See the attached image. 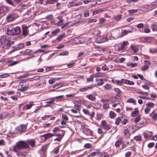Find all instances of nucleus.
I'll return each instance as SVG.
<instances>
[{
	"label": "nucleus",
	"mask_w": 157,
	"mask_h": 157,
	"mask_svg": "<svg viewBox=\"0 0 157 157\" xmlns=\"http://www.w3.org/2000/svg\"><path fill=\"white\" fill-rule=\"evenodd\" d=\"M29 141H19L13 147V150L16 152H18L20 149L23 148H28Z\"/></svg>",
	"instance_id": "nucleus-1"
},
{
	"label": "nucleus",
	"mask_w": 157,
	"mask_h": 157,
	"mask_svg": "<svg viewBox=\"0 0 157 157\" xmlns=\"http://www.w3.org/2000/svg\"><path fill=\"white\" fill-rule=\"evenodd\" d=\"M1 44L5 47L6 48L11 46L13 44L14 42L11 41L7 36H3L0 40Z\"/></svg>",
	"instance_id": "nucleus-2"
},
{
	"label": "nucleus",
	"mask_w": 157,
	"mask_h": 157,
	"mask_svg": "<svg viewBox=\"0 0 157 157\" xmlns=\"http://www.w3.org/2000/svg\"><path fill=\"white\" fill-rule=\"evenodd\" d=\"M8 35H17L21 33V29L19 26H17L13 29L10 28L6 29Z\"/></svg>",
	"instance_id": "nucleus-3"
},
{
	"label": "nucleus",
	"mask_w": 157,
	"mask_h": 157,
	"mask_svg": "<svg viewBox=\"0 0 157 157\" xmlns=\"http://www.w3.org/2000/svg\"><path fill=\"white\" fill-rule=\"evenodd\" d=\"M17 17V15L14 11H13L11 12L6 17V19L8 21L10 22L14 20Z\"/></svg>",
	"instance_id": "nucleus-4"
},
{
	"label": "nucleus",
	"mask_w": 157,
	"mask_h": 157,
	"mask_svg": "<svg viewBox=\"0 0 157 157\" xmlns=\"http://www.w3.org/2000/svg\"><path fill=\"white\" fill-rule=\"evenodd\" d=\"M101 125L103 128L107 130H109L111 127V125L108 124L105 121H102L101 122Z\"/></svg>",
	"instance_id": "nucleus-5"
},
{
	"label": "nucleus",
	"mask_w": 157,
	"mask_h": 157,
	"mask_svg": "<svg viewBox=\"0 0 157 157\" xmlns=\"http://www.w3.org/2000/svg\"><path fill=\"white\" fill-rule=\"evenodd\" d=\"M29 27V25H27L25 24L22 25V34L24 36H26L28 34L29 32L28 27Z\"/></svg>",
	"instance_id": "nucleus-6"
},
{
	"label": "nucleus",
	"mask_w": 157,
	"mask_h": 157,
	"mask_svg": "<svg viewBox=\"0 0 157 157\" xmlns=\"http://www.w3.org/2000/svg\"><path fill=\"white\" fill-rule=\"evenodd\" d=\"M87 127L88 126L86 125L83 126V131L85 134L89 135L91 134L92 132Z\"/></svg>",
	"instance_id": "nucleus-7"
},
{
	"label": "nucleus",
	"mask_w": 157,
	"mask_h": 157,
	"mask_svg": "<svg viewBox=\"0 0 157 157\" xmlns=\"http://www.w3.org/2000/svg\"><path fill=\"white\" fill-rule=\"evenodd\" d=\"M27 126L26 125H21L18 126L16 128L17 130L20 132H24L26 129Z\"/></svg>",
	"instance_id": "nucleus-8"
},
{
	"label": "nucleus",
	"mask_w": 157,
	"mask_h": 157,
	"mask_svg": "<svg viewBox=\"0 0 157 157\" xmlns=\"http://www.w3.org/2000/svg\"><path fill=\"white\" fill-rule=\"evenodd\" d=\"M96 40L98 43H101L105 41L106 39L103 36H98L97 37Z\"/></svg>",
	"instance_id": "nucleus-9"
},
{
	"label": "nucleus",
	"mask_w": 157,
	"mask_h": 157,
	"mask_svg": "<svg viewBox=\"0 0 157 157\" xmlns=\"http://www.w3.org/2000/svg\"><path fill=\"white\" fill-rule=\"evenodd\" d=\"M53 136H54L53 134H51L50 133H48L46 134L42 135L41 136L42 137H44L45 139L44 140H45Z\"/></svg>",
	"instance_id": "nucleus-10"
},
{
	"label": "nucleus",
	"mask_w": 157,
	"mask_h": 157,
	"mask_svg": "<svg viewBox=\"0 0 157 157\" xmlns=\"http://www.w3.org/2000/svg\"><path fill=\"white\" fill-rule=\"evenodd\" d=\"M83 111L85 114L90 116L92 119L94 117V115L95 114L94 112H92L91 113H90L88 110L86 109H83Z\"/></svg>",
	"instance_id": "nucleus-11"
},
{
	"label": "nucleus",
	"mask_w": 157,
	"mask_h": 157,
	"mask_svg": "<svg viewBox=\"0 0 157 157\" xmlns=\"http://www.w3.org/2000/svg\"><path fill=\"white\" fill-rule=\"evenodd\" d=\"M145 64L144 66L141 67V69L142 71H144L145 70L147 69L148 68L149 65L150 64V63L149 61L147 60H145Z\"/></svg>",
	"instance_id": "nucleus-12"
},
{
	"label": "nucleus",
	"mask_w": 157,
	"mask_h": 157,
	"mask_svg": "<svg viewBox=\"0 0 157 157\" xmlns=\"http://www.w3.org/2000/svg\"><path fill=\"white\" fill-rule=\"evenodd\" d=\"M93 86L92 85H89V86H87V87H83L81 88L80 89V91L81 92H84L86 90H87L88 89H92L93 87Z\"/></svg>",
	"instance_id": "nucleus-13"
},
{
	"label": "nucleus",
	"mask_w": 157,
	"mask_h": 157,
	"mask_svg": "<svg viewBox=\"0 0 157 157\" xmlns=\"http://www.w3.org/2000/svg\"><path fill=\"white\" fill-rule=\"evenodd\" d=\"M97 82V85L98 86L101 85L104 83V81L102 79H97L96 80Z\"/></svg>",
	"instance_id": "nucleus-14"
},
{
	"label": "nucleus",
	"mask_w": 157,
	"mask_h": 157,
	"mask_svg": "<svg viewBox=\"0 0 157 157\" xmlns=\"http://www.w3.org/2000/svg\"><path fill=\"white\" fill-rule=\"evenodd\" d=\"M35 143L36 141L34 139L30 140V146L33 148L35 147H36Z\"/></svg>",
	"instance_id": "nucleus-15"
},
{
	"label": "nucleus",
	"mask_w": 157,
	"mask_h": 157,
	"mask_svg": "<svg viewBox=\"0 0 157 157\" xmlns=\"http://www.w3.org/2000/svg\"><path fill=\"white\" fill-rule=\"evenodd\" d=\"M86 98L91 101H94L96 99L95 96L92 94L88 95L86 96Z\"/></svg>",
	"instance_id": "nucleus-16"
},
{
	"label": "nucleus",
	"mask_w": 157,
	"mask_h": 157,
	"mask_svg": "<svg viewBox=\"0 0 157 157\" xmlns=\"http://www.w3.org/2000/svg\"><path fill=\"white\" fill-rule=\"evenodd\" d=\"M123 82H124V83H126L131 85H134V83L133 82L130 81L127 79H124V80H123Z\"/></svg>",
	"instance_id": "nucleus-17"
},
{
	"label": "nucleus",
	"mask_w": 157,
	"mask_h": 157,
	"mask_svg": "<svg viewBox=\"0 0 157 157\" xmlns=\"http://www.w3.org/2000/svg\"><path fill=\"white\" fill-rule=\"evenodd\" d=\"M58 0H47L46 3L48 4H53L58 2Z\"/></svg>",
	"instance_id": "nucleus-18"
},
{
	"label": "nucleus",
	"mask_w": 157,
	"mask_h": 157,
	"mask_svg": "<svg viewBox=\"0 0 157 157\" xmlns=\"http://www.w3.org/2000/svg\"><path fill=\"white\" fill-rule=\"evenodd\" d=\"M124 79H122L121 80H113V81L114 83H116L118 84H124V82H123V80Z\"/></svg>",
	"instance_id": "nucleus-19"
},
{
	"label": "nucleus",
	"mask_w": 157,
	"mask_h": 157,
	"mask_svg": "<svg viewBox=\"0 0 157 157\" xmlns=\"http://www.w3.org/2000/svg\"><path fill=\"white\" fill-rule=\"evenodd\" d=\"M69 54L68 52L67 51H63L61 53L59 54V56H67Z\"/></svg>",
	"instance_id": "nucleus-20"
},
{
	"label": "nucleus",
	"mask_w": 157,
	"mask_h": 157,
	"mask_svg": "<svg viewBox=\"0 0 157 157\" xmlns=\"http://www.w3.org/2000/svg\"><path fill=\"white\" fill-rule=\"evenodd\" d=\"M139 112L137 108H135L134 109V110L131 113V116L132 117H134L135 116L136 114H138Z\"/></svg>",
	"instance_id": "nucleus-21"
},
{
	"label": "nucleus",
	"mask_w": 157,
	"mask_h": 157,
	"mask_svg": "<svg viewBox=\"0 0 157 157\" xmlns=\"http://www.w3.org/2000/svg\"><path fill=\"white\" fill-rule=\"evenodd\" d=\"M55 102V100L51 99L49 101H47L45 102L46 103L48 104L46 106H50V105H48V104H54Z\"/></svg>",
	"instance_id": "nucleus-22"
},
{
	"label": "nucleus",
	"mask_w": 157,
	"mask_h": 157,
	"mask_svg": "<svg viewBox=\"0 0 157 157\" xmlns=\"http://www.w3.org/2000/svg\"><path fill=\"white\" fill-rule=\"evenodd\" d=\"M40 76H36L34 77H32L30 78V81H32L33 79L35 80H40Z\"/></svg>",
	"instance_id": "nucleus-23"
},
{
	"label": "nucleus",
	"mask_w": 157,
	"mask_h": 157,
	"mask_svg": "<svg viewBox=\"0 0 157 157\" xmlns=\"http://www.w3.org/2000/svg\"><path fill=\"white\" fill-rule=\"evenodd\" d=\"M104 87L106 90H109L112 88V86L110 84H107L104 86Z\"/></svg>",
	"instance_id": "nucleus-24"
},
{
	"label": "nucleus",
	"mask_w": 157,
	"mask_h": 157,
	"mask_svg": "<svg viewBox=\"0 0 157 157\" xmlns=\"http://www.w3.org/2000/svg\"><path fill=\"white\" fill-rule=\"evenodd\" d=\"M65 37V34L60 35L57 38V40L58 41L61 40L63 38Z\"/></svg>",
	"instance_id": "nucleus-25"
},
{
	"label": "nucleus",
	"mask_w": 157,
	"mask_h": 157,
	"mask_svg": "<svg viewBox=\"0 0 157 157\" xmlns=\"http://www.w3.org/2000/svg\"><path fill=\"white\" fill-rule=\"evenodd\" d=\"M123 130L124 133L125 135L127 134H129V131L128 128L127 127H124L123 128Z\"/></svg>",
	"instance_id": "nucleus-26"
},
{
	"label": "nucleus",
	"mask_w": 157,
	"mask_h": 157,
	"mask_svg": "<svg viewBox=\"0 0 157 157\" xmlns=\"http://www.w3.org/2000/svg\"><path fill=\"white\" fill-rule=\"evenodd\" d=\"M116 116V114L113 111H110L109 112V117L111 118H113Z\"/></svg>",
	"instance_id": "nucleus-27"
},
{
	"label": "nucleus",
	"mask_w": 157,
	"mask_h": 157,
	"mask_svg": "<svg viewBox=\"0 0 157 157\" xmlns=\"http://www.w3.org/2000/svg\"><path fill=\"white\" fill-rule=\"evenodd\" d=\"M97 21V19H89L88 21L87 22V24H89V23H93Z\"/></svg>",
	"instance_id": "nucleus-28"
},
{
	"label": "nucleus",
	"mask_w": 157,
	"mask_h": 157,
	"mask_svg": "<svg viewBox=\"0 0 157 157\" xmlns=\"http://www.w3.org/2000/svg\"><path fill=\"white\" fill-rule=\"evenodd\" d=\"M63 20L61 19L58 22L55 23V24L56 25H57L58 26H59L61 25H62L63 24Z\"/></svg>",
	"instance_id": "nucleus-29"
},
{
	"label": "nucleus",
	"mask_w": 157,
	"mask_h": 157,
	"mask_svg": "<svg viewBox=\"0 0 157 157\" xmlns=\"http://www.w3.org/2000/svg\"><path fill=\"white\" fill-rule=\"evenodd\" d=\"M9 75L8 73H5L3 74L0 75V78H3L8 77Z\"/></svg>",
	"instance_id": "nucleus-30"
},
{
	"label": "nucleus",
	"mask_w": 157,
	"mask_h": 157,
	"mask_svg": "<svg viewBox=\"0 0 157 157\" xmlns=\"http://www.w3.org/2000/svg\"><path fill=\"white\" fill-rule=\"evenodd\" d=\"M131 31L128 30H125L124 31L122 32V36H124V35H127L128 33H131Z\"/></svg>",
	"instance_id": "nucleus-31"
},
{
	"label": "nucleus",
	"mask_w": 157,
	"mask_h": 157,
	"mask_svg": "<svg viewBox=\"0 0 157 157\" xmlns=\"http://www.w3.org/2000/svg\"><path fill=\"white\" fill-rule=\"evenodd\" d=\"M114 90L116 93L117 95H119L121 93V91L120 90V89L118 88H115Z\"/></svg>",
	"instance_id": "nucleus-32"
},
{
	"label": "nucleus",
	"mask_w": 157,
	"mask_h": 157,
	"mask_svg": "<svg viewBox=\"0 0 157 157\" xmlns=\"http://www.w3.org/2000/svg\"><path fill=\"white\" fill-rule=\"evenodd\" d=\"M128 43V42L124 41L121 46V49H123L124 48L125 46L127 45Z\"/></svg>",
	"instance_id": "nucleus-33"
},
{
	"label": "nucleus",
	"mask_w": 157,
	"mask_h": 157,
	"mask_svg": "<svg viewBox=\"0 0 157 157\" xmlns=\"http://www.w3.org/2000/svg\"><path fill=\"white\" fill-rule=\"evenodd\" d=\"M147 106V107L152 108L154 107V104L152 103H149L146 105Z\"/></svg>",
	"instance_id": "nucleus-34"
},
{
	"label": "nucleus",
	"mask_w": 157,
	"mask_h": 157,
	"mask_svg": "<svg viewBox=\"0 0 157 157\" xmlns=\"http://www.w3.org/2000/svg\"><path fill=\"white\" fill-rule=\"evenodd\" d=\"M60 78H56L55 79L53 78L51 79H49V82L50 84H53L54 83V82L55 81V79H56L57 80H59Z\"/></svg>",
	"instance_id": "nucleus-35"
},
{
	"label": "nucleus",
	"mask_w": 157,
	"mask_h": 157,
	"mask_svg": "<svg viewBox=\"0 0 157 157\" xmlns=\"http://www.w3.org/2000/svg\"><path fill=\"white\" fill-rule=\"evenodd\" d=\"M122 143V142L120 140H118L115 143V146L116 147H118Z\"/></svg>",
	"instance_id": "nucleus-36"
},
{
	"label": "nucleus",
	"mask_w": 157,
	"mask_h": 157,
	"mask_svg": "<svg viewBox=\"0 0 157 157\" xmlns=\"http://www.w3.org/2000/svg\"><path fill=\"white\" fill-rule=\"evenodd\" d=\"M131 49L134 52H136L138 50V48L137 47L133 45L131 46Z\"/></svg>",
	"instance_id": "nucleus-37"
},
{
	"label": "nucleus",
	"mask_w": 157,
	"mask_h": 157,
	"mask_svg": "<svg viewBox=\"0 0 157 157\" xmlns=\"http://www.w3.org/2000/svg\"><path fill=\"white\" fill-rule=\"evenodd\" d=\"M59 29H56L52 32V34L53 36H54L56 35L59 32Z\"/></svg>",
	"instance_id": "nucleus-38"
},
{
	"label": "nucleus",
	"mask_w": 157,
	"mask_h": 157,
	"mask_svg": "<svg viewBox=\"0 0 157 157\" xmlns=\"http://www.w3.org/2000/svg\"><path fill=\"white\" fill-rule=\"evenodd\" d=\"M91 11L86 10L85 11L84 13V16L85 17H87L89 16L90 12H91Z\"/></svg>",
	"instance_id": "nucleus-39"
},
{
	"label": "nucleus",
	"mask_w": 157,
	"mask_h": 157,
	"mask_svg": "<svg viewBox=\"0 0 157 157\" xmlns=\"http://www.w3.org/2000/svg\"><path fill=\"white\" fill-rule=\"evenodd\" d=\"M133 139L136 141H140L141 139L140 136H136L134 137Z\"/></svg>",
	"instance_id": "nucleus-40"
},
{
	"label": "nucleus",
	"mask_w": 157,
	"mask_h": 157,
	"mask_svg": "<svg viewBox=\"0 0 157 157\" xmlns=\"http://www.w3.org/2000/svg\"><path fill=\"white\" fill-rule=\"evenodd\" d=\"M62 117L63 119L65 121H67L68 120V118L67 116L64 114H62Z\"/></svg>",
	"instance_id": "nucleus-41"
},
{
	"label": "nucleus",
	"mask_w": 157,
	"mask_h": 157,
	"mask_svg": "<svg viewBox=\"0 0 157 157\" xmlns=\"http://www.w3.org/2000/svg\"><path fill=\"white\" fill-rule=\"evenodd\" d=\"M121 15L120 14L114 17L115 19L117 21H119L121 18Z\"/></svg>",
	"instance_id": "nucleus-42"
},
{
	"label": "nucleus",
	"mask_w": 157,
	"mask_h": 157,
	"mask_svg": "<svg viewBox=\"0 0 157 157\" xmlns=\"http://www.w3.org/2000/svg\"><path fill=\"white\" fill-rule=\"evenodd\" d=\"M145 42H149L151 41L152 38L150 37H145Z\"/></svg>",
	"instance_id": "nucleus-43"
},
{
	"label": "nucleus",
	"mask_w": 157,
	"mask_h": 157,
	"mask_svg": "<svg viewBox=\"0 0 157 157\" xmlns=\"http://www.w3.org/2000/svg\"><path fill=\"white\" fill-rule=\"evenodd\" d=\"M127 102L129 103H135V100L133 98H130L128 99Z\"/></svg>",
	"instance_id": "nucleus-44"
},
{
	"label": "nucleus",
	"mask_w": 157,
	"mask_h": 157,
	"mask_svg": "<svg viewBox=\"0 0 157 157\" xmlns=\"http://www.w3.org/2000/svg\"><path fill=\"white\" fill-rule=\"evenodd\" d=\"M121 121V119L120 117L117 118L116 119L115 123L117 125H119V123Z\"/></svg>",
	"instance_id": "nucleus-45"
},
{
	"label": "nucleus",
	"mask_w": 157,
	"mask_h": 157,
	"mask_svg": "<svg viewBox=\"0 0 157 157\" xmlns=\"http://www.w3.org/2000/svg\"><path fill=\"white\" fill-rule=\"evenodd\" d=\"M93 77L91 75L90 78H87V82H93Z\"/></svg>",
	"instance_id": "nucleus-46"
},
{
	"label": "nucleus",
	"mask_w": 157,
	"mask_h": 157,
	"mask_svg": "<svg viewBox=\"0 0 157 157\" xmlns=\"http://www.w3.org/2000/svg\"><path fill=\"white\" fill-rule=\"evenodd\" d=\"M102 11L101 10H97L94 11H93V15L97 14V13H99Z\"/></svg>",
	"instance_id": "nucleus-47"
},
{
	"label": "nucleus",
	"mask_w": 157,
	"mask_h": 157,
	"mask_svg": "<svg viewBox=\"0 0 157 157\" xmlns=\"http://www.w3.org/2000/svg\"><path fill=\"white\" fill-rule=\"evenodd\" d=\"M70 23H71V22H67V23H65L63 26H61V28L62 29H63L64 27H67V26H68V25L69 24H70Z\"/></svg>",
	"instance_id": "nucleus-48"
},
{
	"label": "nucleus",
	"mask_w": 157,
	"mask_h": 157,
	"mask_svg": "<svg viewBox=\"0 0 157 157\" xmlns=\"http://www.w3.org/2000/svg\"><path fill=\"white\" fill-rule=\"evenodd\" d=\"M137 11V10H129L128 11V12L130 14H132L133 13H135Z\"/></svg>",
	"instance_id": "nucleus-49"
},
{
	"label": "nucleus",
	"mask_w": 157,
	"mask_h": 157,
	"mask_svg": "<svg viewBox=\"0 0 157 157\" xmlns=\"http://www.w3.org/2000/svg\"><path fill=\"white\" fill-rule=\"evenodd\" d=\"M74 108L76 109H77L78 111H80L81 109V106H80L78 105H75L74 106Z\"/></svg>",
	"instance_id": "nucleus-50"
},
{
	"label": "nucleus",
	"mask_w": 157,
	"mask_h": 157,
	"mask_svg": "<svg viewBox=\"0 0 157 157\" xmlns=\"http://www.w3.org/2000/svg\"><path fill=\"white\" fill-rule=\"evenodd\" d=\"M155 145L154 143H149L147 145V147L149 148H151L154 147Z\"/></svg>",
	"instance_id": "nucleus-51"
},
{
	"label": "nucleus",
	"mask_w": 157,
	"mask_h": 157,
	"mask_svg": "<svg viewBox=\"0 0 157 157\" xmlns=\"http://www.w3.org/2000/svg\"><path fill=\"white\" fill-rule=\"evenodd\" d=\"M140 118L139 116H138L135 118L134 120V122L135 123H137L140 121Z\"/></svg>",
	"instance_id": "nucleus-52"
},
{
	"label": "nucleus",
	"mask_w": 157,
	"mask_h": 157,
	"mask_svg": "<svg viewBox=\"0 0 157 157\" xmlns=\"http://www.w3.org/2000/svg\"><path fill=\"white\" fill-rule=\"evenodd\" d=\"M91 145L90 144H86L84 145V147L86 148H91Z\"/></svg>",
	"instance_id": "nucleus-53"
},
{
	"label": "nucleus",
	"mask_w": 157,
	"mask_h": 157,
	"mask_svg": "<svg viewBox=\"0 0 157 157\" xmlns=\"http://www.w3.org/2000/svg\"><path fill=\"white\" fill-rule=\"evenodd\" d=\"M102 69L104 70H108L109 69L108 67H107V66L106 64H105L102 67Z\"/></svg>",
	"instance_id": "nucleus-54"
},
{
	"label": "nucleus",
	"mask_w": 157,
	"mask_h": 157,
	"mask_svg": "<svg viewBox=\"0 0 157 157\" xmlns=\"http://www.w3.org/2000/svg\"><path fill=\"white\" fill-rule=\"evenodd\" d=\"M136 27L138 28H142L144 27V25L143 23H140L138 24Z\"/></svg>",
	"instance_id": "nucleus-55"
},
{
	"label": "nucleus",
	"mask_w": 157,
	"mask_h": 157,
	"mask_svg": "<svg viewBox=\"0 0 157 157\" xmlns=\"http://www.w3.org/2000/svg\"><path fill=\"white\" fill-rule=\"evenodd\" d=\"M61 86V84L60 83H57L56 85L53 86V88L57 89L60 87Z\"/></svg>",
	"instance_id": "nucleus-56"
},
{
	"label": "nucleus",
	"mask_w": 157,
	"mask_h": 157,
	"mask_svg": "<svg viewBox=\"0 0 157 157\" xmlns=\"http://www.w3.org/2000/svg\"><path fill=\"white\" fill-rule=\"evenodd\" d=\"M150 110V108L147 107L145 109V112L146 114H148L149 113Z\"/></svg>",
	"instance_id": "nucleus-57"
},
{
	"label": "nucleus",
	"mask_w": 157,
	"mask_h": 157,
	"mask_svg": "<svg viewBox=\"0 0 157 157\" xmlns=\"http://www.w3.org/2000/svg\"><path fill=\"white\" fill-rule=\"evenodd\" d=\"M75 63H70L67 64V66L69 67H71L75 65Z\"/></svg>",
	"instance_id": "nucleus-58"
},
{
	"label": "nucleus",
	"mask_w": 157,
	"mask_h": 157,
	"mask_svg": "<svg viewBox=\"0 0 157 157\" xmlns=\"http://www.w3.org/2000/svg\"><path fill=\"white\" fill-rule=\"evenodd\" d=\"M82 4V3L81 2H74V6H80Z\"/></svg>",
	"instance_id": "nucleus-59"
},
{
	"label": "nucleus",
	"mask_w": 157,
	"mask_h": 157,
	"mask_svg": "<svg viewBox=\"0 0 157 157\" xmlns=\"http://www.w3.org/2000/svg\"><path fill=\"white\" fill-rule=\"evenodd\" d=\"M103 107L104 109H107L109 108V105L108 103L104 104L103 105Z\"/></svg>",
	"instance_id": "nucleus-60"
},
{
	"label": "nucleus",
	"mask_w": 157,
	"mask_h": 157,
	"mask_svg": "<svg viewBox=\"0 0 157 157\" xmlns=\"http://www.w3.org/2000/svg\"><path fill=\"white\" fill-rule=\"evenodd\" d=\"M96 152L94 151L93 152L90 153L89 155V156L90 157H92L95 156L96 155Z\"/></svg>",
	"instance_id": "nucleus-61"
},
{
	"label": "nucleus",
	"mask_w": 157,
	"mask_h": 157,
	"mask_svg": "<svg viewBox=\"0 0 157 157\" xmlns=\"http://www.w3.org/2000/svg\"><path fill=\"white\" fill-rule=\"evenodd\" d=\"M138 93L141 94H144L145 96H147L148 94V93L147 92H144L142 91H140Z\"/></svg>",
	"instance_id": "nucleus-62"
},
{
	"label": "nucleus",
	"mask_w": 157,
	"mask_h": 157,
	"mask_svg": "<svg viewBox=\"0 0 157 157\" xmlns=\"http://www.w3.org/2000/svg\"><path fill=\"white\" fill-rule=\"evenodd\" d=\"M29 109V105H27L26 106L23 107V109L24 110H26Z\"/></svg>",
	"instance_id": "nucleus-63"
},
{
	"label": "nucleus",
	"mask_w": 157,
	"mask_h": 157,
	"mask_svg": "<svg viewBox=\"0 0 157 157\" xmlns=\"http://www.w3.org/2000/svg\"><path fill=\"white\" fill-rule=\"evenodd\" d=\"M131 154V152L130 151H128L125 154V156L126 157H128Z\"/></svg>",
	"instance_id": "nucleus-64"
}]
</instances>
